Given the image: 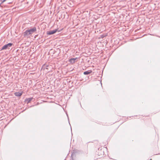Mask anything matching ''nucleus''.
<instances>
[{
    "mask_svg": "<svg viewBox=\"0 0 160 160\" xmlns=\"http://www.w3.org/2000/svg\"><path fill=\"white\" fill-rule=\"evenodd\" d=\"M12 45V43H11L5 44L2 47L1 50H5L7 48L9 49V48L11 47Z\"/></svg>",
    "mask_w": 160,
    "mask_h": 160,
    "instance_id": "nucleus-1",
    "label": "nucleus"
},
{
    "mask_svg": "<svg viewBox=\"0 0 160 160\" xmlns=\"http://www.w3.org/2000/svg\"><path fill=\"white\" fill-rule=\"evenodd\" d=\"M60 31H60H60H58V32H60Z\"/></svg>",
    "mask_w": 160,
    "mask_h": 160,
    "instance_id": "nucleus-11",
    "label": "nucleus"
},
{
    "mask_svg": "<svg viewBox=\"0 0 160 160\" xmlns=\"http://www.w3.org/2000/svg\"><path fill=\"white\" fill-rule=\"evenodd\" d=\"M32 98H31V99H30L31 101L32 100Z\"/></svg>",
    "mask_w": 160,
    "mask_h": 160,
    "instance_id": "nucleus-10",
    "label": "nucleus"
},
{
    "mask_svg": "<svg viewBox=\"0 0 160 160\" xmlns=\"http://www.w3.org/2000/svg\"><path fill=\"white\" fill-rule=\"evenodd\" d=\"M22 93L20 92H16L14 93L15 95L17 97L20 96L22 95Z\"/></svg>",
    "mask_w": 160,
    "mask_h": 160,
    "instance_id": "nucleus-5",
    "label": "nucleus"
},
{
    "mask_svg": "<svg viewBox=\"0 0 160 160\" xmlns=\"http://www.w3.org/2000/svg\"><path fill=\"white\" fill-rule=\"evenodd\" d=\"M57 31V29H55L52 31H48L47 32V34L48 35H52L55 33Z\"/></svg>",
    "mask_w": 160,
    "mask_h": 160,
    "instance_id": "nucleus-2",
    "label": "nucleus"
},
{
    "mask_svg": "<svg viewBox=\"0 0 160 160\" xmlns=\"http://www.w3.org/2000/svg\"><path fill=\"white\" fill-rule=\"evenodd\" d=\"M6 0H3V1H2V3L5 2Z\"/></svg>",
    "mask_w": 160,
    "mask_h": 160,
    "instance_id": "nucleus-8",
    "label": "nucleus"
},
{
    "mask_svg": "<svg viewBox=\"0 0 160 160\" xmlns=\"http://www.w3.org/2000/svg\"><path fill=\"white\" fill-rule=\"evenodd\" d=\"M76 58H71L70 59V61L71 63H74L75 62V60H76Z\"/></svg>",
    "mask_w": 160,
    "mask_h": 160,
    "instance_id": "nucleus-7",
    "label": "nucleus"
},
{
    "mask_svg": "<svg viewBox=\"0 0 160 160\" xmlns=\"http://www.w3.org/2000/svg\"><path fill=\"white\" fill-rule=\"evenodd\" d=\"M28 102H29L30 101V98H28Z\"/></svg>",
    "mask_w": 160,
    "mask_h": 160,
    "instance_id": "nucleus-9",
    "label": "nucleus"
},
{
    "mask_svg": "<svg viewBox=\"0 0 160 160\" xmlns=\"http://www.w3.org/2000/svg\"><path fill=\"white\" fill-rule=\"evenodd\" d=\"M36 31V28L35 27L31 28V33L34 32Z\"/></svg>",
    "mask_w": 160,
    "mask_h": 160,
    "instance_id": "nucleus-6",
    "label": "nucleus"
},
{
    "mask_svg": "<svg viewBox=\"0 0 160 160\" xmlns=\"http://www.w3.org/2000/svg\"><path fill=\"white\" fill-rule=\"evenodd\" d=\"M30 34V30H26L24 33V35L25 37L27 36Z\"/></svg>",
    "mask_w": 160,
    "mask_h": 160,
    "instance_id": "nucleus-3",
    "label": "nucleus"
},
{
    "mask_svg": "<svg viewBox=\"0 0 160 160\" xmlns=\"http://www.w3.org/2000/svg\"><path fill=\"white\" fill-rule=\"evenodd\" d=\"M92 70H89L85 72H83V74L84 75H88L90 74L92 72Z\"/></svg>",
    "mask_w": 160,
    "mask_h": 160,
    "instance_id": "nucleus-4",
    "label": "nucleus"
}]
</instances>
